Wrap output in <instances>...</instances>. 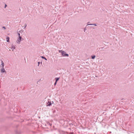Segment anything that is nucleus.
I'll list each match as a JSON object with an SVG mask.
<instances>
[{"mask_svg":"<svg viewBox=\"0 0 134 134\" xmlns=\"http://www.w3.org/2000/svg\"><path fill=\"white\" fill-rule=\"evenodd\" d=\"M23 40V39L22 38V37H18L16 41V43L18 44H20L21 42Z\"/></svg>","mask_w":134,"mask_h":134,"instance_id":"f257e3e1","label":"nucleus"},{"mask_svg":"<svg viewBox=\"0 0 134 134\" xmlns=\"http://www.w3.org/2000/svg\"><path fill=\"white\" fill-rule=\"evenodd\" d=\"M62 55L63 57H68L69 54L66 53L64 51L62 52Z\"/></svg>","mask_w":134,"mask_h":134,"instance_id":"f03ea898","label":"nucleus"},{"mask_svg":"<svg viewBox=\"0 0 134 134\" xmlns=\"http://www.w3.org/2000/svg\"><path fill=\"white\" fill-rule=\"evenodd\" d=\"M1 72L2 73L5 72H6V71L4 68H1Z\"/></svg>","mask_w":134,"mask_h":134,"instance_id":"7ed1b4c3","label":"nucleus"},{"mask_svg":"<svg viewBox=\"0 0 134 134\" xmlns=\"http://www.w3.org/2000/svg\"><path fill=\"white\" fill-rule=\"evenodd\" d=\"M1 66L2 67V68H4V64L3 62L1 60Z\"/></svg>","mask_w":134,"mask_h":134,"instance_id":"20e7f679","label":"nucleus"},{"mask_svg":"<svg viewBox=\"0 0 134 134\" xmlns=\"http://www.w3.org/2000/svg\"><path fill=\"white\" fill-rule=\"evenodd\" d=\"M11 48L12 49V51H13L15 49V46L12 45L11 47Z\"/></svg>","mask_w":134,"mask_h":134,"instance_id":"39448f33","label":"nucleus"},{"mask_svg":"<svg viewBox=\"0 0 134 134\" xmlns=\"http://www.w3.org/2000/svg\"><path fill=\"white\" fill-rule=\"evenodd\" d=\"M89 22H88L87 23V25H95V26H96L97 25L95 24H88V23Z\"/></svg>","mask_w":134,"mask_h":134,"instance_id":"423d86ee","label":"nucleus"},{"mask_svg":"<svg viewBox=\"0 0 134 134\" xmlns=\"http://www.w3.org/2000/svg\"><path fill=\"white\" fill-rule=\"evenodd\" d=\"M47 104H48L47 106H50L51 105V102L48 101Z\"/></svg>","mask_w":134,"mask_h":134,"instance_id":"0eeeda50","label":"nucleus"},{"mask_svg":"<svg viewBox=\"0 0 134 134\" xmlns=\"http://www.w3.org/2000/svg\"><path fill=\"white\" fill-rule=\"evenodd\" d=\"M6 40L7 42H9V37H7Z\"/></svg>","mask_w":134,"mask_h":134,"instance_id":"6e6552de","label":"nucleus"},{"mask_svg":"<svg viewBox=\"0 0 134 134\" xmlns=\"http://www.w3.org/2000/svg\"><path fill=\"white\" fill-rule=\"evenodd\" d=\"M59 77H56L55 78V80H56V82H57V81H58L59 79Z\"/></svg>","mask_w":134,"mask_h":134,"instance_id":"1a4fd4ad","label":"nucleus"},{"mask_svg":"<svg viewBox=\"0 0 134 134\" xmlns=\"http://www.w3.org/2000/svg\"><path fill=\"white\" fill-rule=\"evenodd\" d=\"M96 56L95 55H93V56H92V59H94L95 58Z\"/></svg>","mask_w":134,"mask_h":134,"instance_id":"9d476101","label":"nucleus"},{"mask_svg":"<svg viewBox=\"0 0 134 134\" xmlns=\"http://www.w3.org/2000/svg\"><path fill=\"white\" fill-rule=\"evenodd\" d=\"M18 37H22L20 35V33H19L18 32Z\"/></svg>","mask_w":134,"mask_h":134,"instance_id":"9b49d317","label":"nucleus"},{"mask_svg":"<svg viewBox=\"0 0 134 134\" xmlns=\"http://www.w3.org/2000/svg\"><path fill=\"white\" fill-rule=\"evenodd\" d=\"M41 57L42 58L45 59L46 60H47V59L45 57H44L42 56V57Z\"/></svg>","mask_w":134,"mask_h":134,"instance_id":"f8f14e48","label":"nucleus"},{"mask_svg":"<svg viewBox=\"0 0 134 134\" xmlns=\"http://www.w3.org/2000/svg\"><path fill=\"white\" fill-rule=\"evenodd\" d=\"M40 80H39V81H37V84H39V83H40Z\"/></svg>","mask_w":134,"mask_h":134,"instance_id":"ddd939ff","label":"nucleus"},{"mask_svg":"<svg viewBox=\"0 0 134 134\" xmlns=\"http://www.w3.org/2000/svg\"><path fill=\"white\" fill-rule=\"evenodd\" d=\"M63 51H63L62 50H59V53H61L62 54V52Z\"/></svg>","mask_w":134,"mask_h":134,"instance_id":"4468645a","label":"nucleus"},{"mask_svg":"<svg viewBox=\"0 0 134 134\" xmlns=\"http://www.w3.org/2000/svg\"><path fill=\"white\" fill-rule=\"evenodd\" d=\"M57 83V82L55 81V83H54V86H55L56 85Z\"/></svg>","mask_w":134,"mask_h":134,"instance_id":"2eb2a0df","label":"nucleus"},{"mask_svg":"<svg viewBox=\"0 0 134 134\" xmlns=\"http://www.w3.org/2000/svg\"><path fill=\"white\" fill-rule=\"evenodd\" d=\"M86 27H85V28H84V31L85 32V31H86Z\"/></svg>","mask_w":134,"mask_h":134,"instance_id":"dca6fc26","label":"nucleus"},{"mask_svg":"<svg viewBox=\"0 0 134 134\" xmlns=\"http://www.w3.org/2000/svg\"><path fill=\"white\" fill-rule=\"evenodd\" d=\"M102 71H105V69H103L102 70Z\"/></svg>","mask_w":134,"mask_h":134,"instance_id":"f3484780","label":"nucleus"},{"mask_svg":"<svg viewBox=\"0 0 134 134\" xmlns=\"http://www.w3.org/2000/svg\"><path fill=\"white\" fill-rule=\"evenodd\" d=\"M26 26H27L26 24H25V28L26 27Z\"/></svg>","mask_w":134,"mask_h":134,"instance_id":"a211bd4d","label":"nucleus"},{"mask_svg":"<svg viewBox=\"0 0 134 134\" xmlns=\"http://www.w3.org/2000/svg\"><path fill=\"white\" fill-rule=\"evenodd\" d=\"M7 6V5L6 4H5V8Z\"/></svg>","mask_w":134,"mask_h":134,"instance_id":"6ab92c4d","label":"nucleus"},{"mask_svg":"<svg viewBox=\"0 0 134 134\" xmlns=\"http://www.w3.org/2000/svg\"><path fill=\"white\" fill-rule=\"evenodd\" d=\"M38 65H39V64H40V62H38Z\"/></svg>","mask_w":134,"mask_h":134,"instance_id":"aec40b11","label":"nucleus"},{"mask_svg":"<svg viewBox=\"0 0 134 134\" xmlns=\"http://www.w3.org/2000/svg\"><path fill=\"white\" fill-rule=\"evenodd\" d=\"M55 110H54L53 111V113H54V112H55Z\"/></svg>","mask_w":134,"mask_h":134,"instance_id":"412c9836","label":"nucleus"},{"mask_svg":"<svg viewBox=\"0 0 134 134\" xmlns=\"http://www.w3.org/2000/svg\"><path fill=\"white\" fill-rule=\"evenodd\" d=\"M3 27V28H4V29H5V27Z\"/></svg>","mask_w":134,"mask_h":134,"instance_id":"4be33fe9","label":"nucleus"},{"mask_svg":"<svg viewBox=\"0 0 134 134\" xmlns=\"http://www.w3.org/2000/svg\"><path fill=\"white\" fill-rule=\"evenodd\" d=\"M21 32L20 31H19V32Z\"/></svg>","mask_w":134,"mask_h":134,"instance_id":"5701e85b","label":"nucleus"}]
</instances>
